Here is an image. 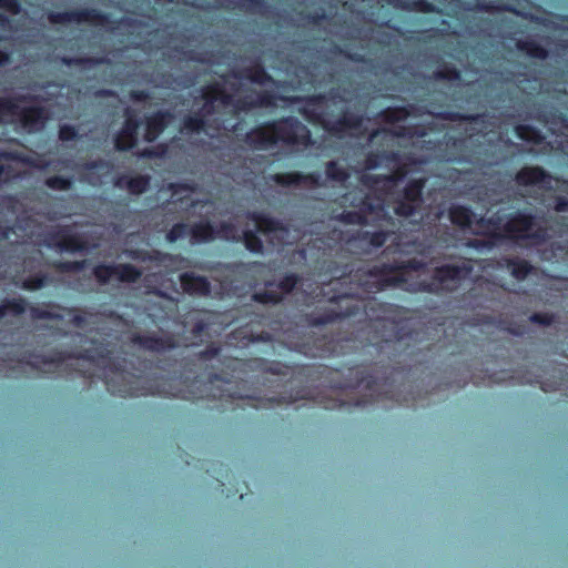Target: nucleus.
I'll list each match as a JSON object with an SVG mask.
<instances>
[{
    "label": "nucleus",
    "mask_w": 568,
    "mask_h": 568,
    "mask_svg": "<svg viewBox=\"0 0 568 568\" xmlns=\"http://www.w3.org/2000/svg\"><path fill=\"white\" fill-rule=\"evenodd\" d=\"M303 113L310 121L321 123L326 131L339 136L353 135L362 122L357 115L346 113L344 99L335 95L310 99L303 108Z\"/></svg>",
    "instance_id": "7ed1b4c3"
},
{
    "label": "nucleus",
    "mask_w": 568,
    "mask_h": 568,
    "mask_svg": "<svg viewBox=\"0 0 568 568\" xmlns=\"http://www.w3.org/2000/svg\"><path fill=\"white\" fill-rule=\"evenodd\" d=\"M222 2L226 4L244 6L243 0H222Z\"/></svg>",
    "instance_id": "3c124183"
},
{
    "label": "nucleus",
    "mask_w": 568,
    "mask_h": 568,
    "mask_svg": "<svg viewBox=\"0 0 568 568\" xmlns=\"http://www.w3.org/2000/svg\"><path fill=\"white\" fill-rule=\"evenodd\" d=\"M24 311L22 303L9 302L0 306V317H4L8 314L18 315Z\"/></svg>",
    "instance_id": "72a5a7b5"
},
{
    "label": "nucleus",
    "mask_w": 568,
    "mask_h": 568,
    "mask_svg": "<svg viewBox=\"0 0 568 568\" xmlns=\"http://www.w3.org/2000/svg\"><path fill=\"white\" fill-rule=\"evenodd\" d=\"M213 125L219 128L220 125H222L224 129H227V126L225 125L224 122H220L217 119H214L213 120Z\"/></svg>",
    "instance_id": "4d7b16f0"
},
{
    "label": "nucleus",
    "mask_w": 568,
    "mask_h": 568,
    "mask_svg": "<svg viewBox=\"0 0 568 568\" xmlns=\"http://www.w3.org/2000/svg\"><path fill=\"white\" fill-rule=\"evenodd\" d=\"M555 210L557 212H568V200L558 197L555 203Z\"/></svg>",
    "instance_id": "a18cd8bd"
},
{
    "label": "nucleus",
    "mask_w": 568,
    "mask_h": 568,
    "mask_svg": "<svg viewBox=\"0 0 568 568\" xmlns=\"http://www.w3.org/2000/svg\"><path fill=\"white\" fill-rule=\"evenodd\" d=\"M172 120L173 116L169 112H158L153 116L148 118L144 140L146 142L154 141Z\"/></svg>",
    "instance_id": "5701e85b"
},
{
    "label": "nucleus",
    "mask_w": 568,
    "mask_h": 568,
    "mask_svg": "<svg viewBox=\"0 0 568 568\" xmlns=\"http://www.w3.org/2000/svg\"><path fill=\"white\" fill-rule=\"evenodd\" d=\"M44 285L43 277L29 278L23 282V287L27 290H38Z\"/></svg>",
    "instance_id": "37998d69"
},
{
    "label": "nucleus",
    "mask_w": 568,
    "mask_h": 568,
    "mask_svg": "<svg viewBox=\"0 0 568 568\" xmlns=\"http://www.w3.org/2000/svg\"><path fill=\"white\" fill-rule=\"evenodd\" d=\"M425 113L422 108L409 105L408 108H388L382 113V116L388 123H397L408 116H420Z\"/></svg>",
    "instance_id": "b1692460"
},
{
    "label": "nucleus",
    "mask_w": 568,
    "mask_h": 568,
    "mask_svg": "<svg viewBox=\"0 0 568 568\" xmlns=\"http://www.w3.org/2000/svg\"><path fill=\"white\" fill-rule=\"evenodd\" d=\"M434 118L438 119V120H443V121H460V120H476L478 116H466V115H462L459 113H454V112H440V113H436V114H433L430 113Z\"/></svg>",
    "instance_id": "f704fd0d"
},
{
    "label": "nucleus",
    "mask_w": 568,
    "mask_h": 568,
    "mask_svg": "<svg viewBox=\"0 0 568 568\" xmlns=\"http://www.w3.org/2000/svg\"><path fill=\"white\" fill-rule=\"evenodd\" d=\"M384 161V156L377 155V154H369L367 155L363 170H373L378 166H381L382 162Z\"/></svg>",
    "instance_id": "58836bf2"
},
{
    "label": "nucleus",
    "mask_w": 568,
    "mask_h": 568,
    "mask_svg": "<svg viewBox=\"0 0 568 568\" xmlns=\"http://www.w3.org/2000/svg\"><path fill=\"white\" fill-rule=\"evenodd\" d=\"M436 74H437L438 78H444V79H447V80H456V79H458V72L456 70H450V71H447V72L439 71Z\"/></svg>",
    "instance_id": "49530a36"
},
{
    "label": "nucleus",
    "mask_w": 568,
    "mask_h": 568,
    "mask_svg": "<svg viewBox=\"0 0 568 568\" xmlns=\"http://www.w3.org/2000/svg\"><path fill=\"white\" fill-rule=\"evenodd\" d=\"M356 277H358V285L364 288L365 293H372L374 291L382 290L386 286L394 284L393 282L404 281L403 278H398V276H386L379 270L367 271L356 275Z\"/></svg>",
    "instance_id": "dca6fc26"
},
{
    "label": "nucleus",
    "mask_w": 568,
    "mask_h": 568,
    "mask_svg": "<svg viewBox=\"0 0 568 568\" xmlns=\"http://www.w3.org/2000/svg\"><path fill=\"white\" fill-rule=\"evenodd\" d=\"M32 314H33V317H36V318H54L55 317V315H53L52 313L47 312V311H41L38 308L32 310Z\"/></svg>",
    "instance_id": "de8ad7c7"
},
{
    "label": "nucleus",
    "mask_w": 568,
    "mask_h": 568,
    "mask_svg": "<svg viewBox=\"0 0 568 568\" xmlns=\"http://www.w3.org/2000/svg\"><path fill=\"white\" fill-rule=\"evenodd\" d=\"M192 232V229H191ZM190 233V229L184 223H176L173 227L168 232L166 240L169 242H175L180 239H184Z\"/></svg>",
    "instance_id": "473e14b6"
},
{
    "label": "nucleus",
    "mask_w": 568,
    "mask_h": 568,
    "mask_svg": "<svg viewBox=\"0 0 568 568\" xmlns=\"http://www.w3.org/2000/svg\"><path fill=\"white\" fill-rule=\"evenodd\" d=\"M168 190L171 191L170 202L172 203L182 202L192 193L191 187L185 184H169Z\"/></svg>",
    "instance_id": "7c9ffc66"
},
{
    "label": "nucleus",
    "mask_w": 568,
    "mask_h": 568,
    "mask_svg": "<svg viewBox=\"0 0 568 568\" xmlns=\"http://www.w3.org/2000/svg\"><path fill=\"white\" fill-rule=\"evenodd\" d=\"M0 116L19 123L27 132L40 131L49 118L40 100L19 97L0 104Z\"/></svg>",
    "instance_id": "39448f33"
},
{
    "label": "nucleus",
    "mask_w": 568,
    "mask_h": 568,
    "mask_svg": "<svg viewBox=\"0 0 568 568\" xmlns=\"http://www.w3.org/2000/svg\"><path fill=\"white\" fill-rule=\"evenodd\" d=\"M516 181L525 186L550 187L551 184L550 175L538 166L521 169L516 175Z\"/></svg>",
    "instance_id": "6ab92c4d"
},
{
    "label": "nucleus",
    "mask_w": 568,
    "mask_h": 568,
    "mask_svg": "<svg viewBox=\"0 0 568 568\" xmlns=\"http://www.w3.org/2000/svg\"><path fill=\"white\" fill-rule=\"evenodd\" d=\"M72 322L77 325V326H80L81 323L83 322V318L81 316H74Z\"/></svg>",
    "instance_id": "6e6d98bb"
},
{
    "label": "nucleus",
    "mask_w": 568,
    "mask_h": 568,
    "mask_svg": "<svg viewBox=\"0 0 568 568\" xmlns=\"http://www.w3.org/2000/svg\"><path fill=\"white\" fill-rule=\"evenodd\" d=\"M555 50L557 53L568 52V29L562 30V37L557 39Z\"/></svg>",
    "instance_id": "ea45409f"
},
{
    "label": "nucleus",
    "mask_w": 568,
    "mask_h": 568,
    "mask_svg": "<svg viewBox=\"0 0 568 568\" xmlns=\"http://www.w3.org/2000/svg\"><path fill=\"white\" fill-rule=\"evenodd\" d=\"M386 236H387V234L384 232L374 233L371 236V244L374 247H379L385 243Z\"/></svg>",
    "instance_id": "c03bdc74"
},
{
    "label": "nucleus",
    "mask_w": 568,
    "mask_h": 568,
    "mask_svg": "<svg viewBox=\"0 0 568 568\" xmlns=\"http://www.w3.org/2000/svg\"><path fill=\"white\" fill-rule=\"evenodd\" d=\"M133 98H135V99H139V100H140V99H143V98H144V95H143V93H140V94H133Z\"/></svg>",
    "instance_id": "680f3d73"
},
{
    "label": "nucleus",
    "mask_w": 568,
    "mask_h": 568,
    "mask_svg": "<svg viewBox=\"0 0 568 568\" xmlns=\"http://www.w3.org/2000/svg\"><path fill=\"white\" fill-rule=\"evenodd\" d=\"M85 261L80 262H63L57 264V268L61 272H79L84 268Z\"/></svg>",
    "instance_id": "e433bc0d"
},
{
    "label": "nucleus",
    "mask_w": 568,
    "mask_h": 568,
    "mask_svg": "<svg viewBox=\"0 0 568 568\" xmlns=\"http://www.w3.org/2000/svg\"><path fill=\"white\" fill-rule=\"evenodd\" d=\"M126 256L141 261V262H155L156 265H163L165 267H174L179 262V258L169 254H163L159 251L144 252L138 250H131L125 252Z\"/></svg>",
    "instance_id": "aec40b11"
},
{
    "label": "nucleus",
    "mask_w": 568,
    "mask_h": 568,
    "mask_svg": "<svg viewBox=\"0 0 568 568\" xmlns=\"http://www.w3.org/2000/svg\"><path fill=\"white\" fill-rule=\"evenodd\" d=\"M45 185L54 191H67L72 185V180L62 176H51L45 180Z\"/></svg>",
    "instance_id": "2f4dec72"
},
{
    "label": "nucleus",
    "mask_w": 568,
    "mask_h": 568,
    "mask_svg": "<svg viewBox=\"0 0 568 568\" xmlns=\"http://www.w3.org/2000/svg\"><path fill=\"white\" fill-rule=\"evenodd\" d=\"M109 60L106 58H101V59H92V58H87V59H63V62L67 63V64H72V63H82V64H85L88 67H92V65H97V64H100V63H104V62H108Z\"/></svg>",
    "instance_id": "4c0bfd02"
},
{
    "label": "nucleus",
    "mask_w": 568,
    "mask_h": 568,
    "mask_svg": "<svg viewBox=\"0 0 568 568\" xmlns=\"http://www.w3.org/2000/svg\"><path fill=\"white\" fill-rule=\"evenodd\" d=\"M125 123L114 140L118 150H129L134 146L136 142L139 122L130 109L125 110Z\"/></svg>",
    "instance_id": "f3484780"
},
{
    "label": "nucleus",
    "mask_w": 568,
    "mask_h": 568,
    "mask_svg": "<svg viewBox=\"0 0 568 568\" xmlns=\"http://www.w3.org/2000/svg\"><path fill=\"white\" fill-rule=\"evenodd\" d=\"M516 47L519 51L531 58L544 60L548 57V51L531 38L518 40Z\"/></svg>",
    "instance_id": "393cba45"
},
{
    "label": "nucleus",
    "mask_w": 568,
    "mask_h": 568,
    "mask_svg": "<svg viewBox=\"0 0 568 568\" xmlns=\"http://www.w3.org/2000/svg\"><path fill=\"white\" fill-rule=\"evenodd\" d=\"M450 220L453 223L468 227L476 233H495L498 227L493 225V219L478 217L475 213L464 206L453 207L450 210Z\"/></svg>",
    "instance_id": "9b49d317"
},
{
    "label": "nucleus",
    "mask_w": 568,
    "mask_h": 568,
    "mask_svg": "<svg viewBox=\"0 0 568 568\" xmlns=\"http://www.w3.org/2000/svg\"><path fill=\"white\" fill-rule=\"evenodd\" d=\"M114 185L121 190L128 191L130 194L140 195L144 193L150 185V176L148 175H121L114 181Z\"/></svg>",
    "instance_id": "4be33fe9"
},
{
    "label": "nucleus",
    "mask_w": 568,
    "mask_h": 568,
    "mask_svg": "<svg viewBox=\"0 0 568 568\" xmlns=\"http://www.w3.org/2000/svg\"><path fill=\"white\" fill-rule=\"evenodd\" d=\"M510 274L517 280H524L532 270L528 262L524 260H514L507 263Z\"/></svg>",
    "instance_id": "c85d7f7f"
},
{
    "label": "nucleus",
    "mask_w": 568,
    "mask_h": 568,
    "mask_svg": "<svg viewBox=\"0 0 568 568\" xmlns=\"http://www.w3.org/2000/svg\"><path fill=\"white\" fill-rule=\"evenodd\" d=\"M48 19L52 24L89 22L102 26L105 23V18L103 16L99 14L95 10L88 9L61 13L51 12L49 13Z\"/></svg>",
    "instance_id": "4468645a"
},
{
    "label": "nucleus",
    "mask_w": 568,
    "mask_h": 568,
    "mask_svg": "<svg viewBox=\"0 0 568 568\" xmlns=\"http://www.w3.org/2000/svg\"><path fill=\"white\" fill-rule=\"evenodd\" d=\"M326 175L333 181L344 182L347 180L349 174L344 166L339 165L338 162L331 161L326 164Z\"/></svg>",
    "instance_id": "c756f323"
},
{
    "label": "nucleus",
    "mask_w": 568,
    "mask_h": 568,
    "mask_svg": "<svg viewBox=\"0 0 568 568\" xmlns=\"http://www.w3.org/2000/svg\"><path fill=\"white\" fill-rule=\"evenodd\" d=\"M17 161H22V159L13 153L0 151V183L18 175V172L13 169L12 164V162Z\"/></svg>",
    "instance_id": "a878e982"
},
{
    "label": "nucleus",
    "mask_w": 568,
    "mask_h": 568,
    "mask_svg": "<svg viewBox=\"0 0 568 568\" xmlns=\"http://www.w3.org/2000/svg\"><path fill=\"white\" fill-rule=\"evenodd\" d=\"M422 187L419 182L410 183L404 192L403 199L394 205V212L400 216H410L422 202Z\"/></svg>",
    "instance_id": "2eb2a0df"
},
{
    "label": "nucleus",
    "mask_w": 568,
    "mask_h": 568,
    "mask_svg": "<svg viewBox=\"0 0 568 568\" xmlns=\"http://www.w3.org/2000/svg\"><path fill=\"white\" fill-rule=\"evenodd\" d=\"M243 241L251 252L261 253L263 242L273 246L291 243L290 231L282 223L266 216L253 215L243 230Z\"/></svg>",
    "instance_id": "20e7f679"
},
{
    "label": "nucleus",
    "mask_w": 568,
    "mask_h": 568,
    "mask_svg": "<svg viewBox=\"0 0 568 568\" xmlns=\"http://www.w3.org/2000/svg\"><path fill=\"white\" fill-rule=\"evenodd\" d=\"M271 179L278 185L282 186H302L313 187L318 184L320 175L317 174H301L297 172L292 173H277L271 176Z\"/></svg>",
    "instance_id": "a211bd4d"
},
{
    "label": "nucleus",
    "mask_w": 568,
    "mask_h": 568,
    "mask_svg": "<svg viewBox=\"0 0 568 568\" xmlns=\"http://www.w3.org/2000/svg\"><path fill=\"white\" fill-rule=\"evenodd\" d=\"M94 277L101 284L112 280L121 283H135L142 275V271L131 264L98 265L93 270Z\"/></svg>",
    "instance_id": "9d476101"
},
{
    "label": "nucleus",
    "mask_w": 568,
    "mask_h": 568,
    "mask_svg": "<svg viewBox=\"0 0 568 568\" xmlns=\"http://www.w3.org/2000/svg\"><path fill=\"white\" fill-rule=\"evenodd\" d=\"M362 181L365 185H368L369 187L374 190H379L378 184L382 183V189H389L394 185L395 179L392 175H378L373 176L371 174H364L362 176Z\"/></svg>",
    "instance_id": "bb28decb"
},
{
    "label": "nucleus",
    "mask_w": 568,
    "mask_h": 568,
    "mask_svg": "<svg viewBox=\"0 0 568 568\" xmlns=\"http://www.w3.org/2000/svg\"><path fill=\"white\" fill-rule=\"evenodd\" d=\"M499 224L500 220L498 223L493 222V225L499 227L496 231L501 230ZM503 229L514 239L541 241L546 236V231L540 223L532 216L524 214H519L507 221L503 225Z\"/></svg>",
    "instance_id": "6e6552de"
},
{
    "label": "nucleus",
    "mask_w": 568,
    "mask_h": 568,
    "mask_svg": "<svg viewBox=\"0 0 568 568\" xmlns=\"http://www.w3.org/2000/svg\"><path fill=\"white\" fill-rule=\"evenodd\" d=\"M469 268L457 265H445L436 270L432 287L429 290H454L456 282L469 274Z\"/></svg>",
    "instance_id": "ddd939ff"
},
{
    "label": "nucleus",
    "mask_w": 568,
    "mask_h": 568,
    "mask_svg": "<svg viewBox=\"0 0 568 568\" xmlns=\"http://www.w3.org/2000/svg\"><path fill=\"white\" fill-rule=\"evenodd\" d=\"M377 134H379V131H375L374 133H372L369 135V140H373V138L376 136Z\"/></svg>",
    "instance_id": "e2e57ef3"
},
{
    "label": "nucleus",
    "mask_w": 568,
    "mask_h": 568,
    "mask_svg": "<svg viewBox=\"0 0 568 568\" xmlns=\"http://www.w3.org/2000/svg\"><path fill=\"white\" fill-rule=\"evenodd\" d=\"M11 26L9 20L0 14V40H6L10 38Z\"/></svg>",
    "instance_id": "a19ab883"
},
{
    "label": "nucleus",
    "mask_w": 568,
    "mask_h": 568,
    "mask_svg": "<svg viewBox=\"0 0 568 568\" xmlns=\"http://www.w3.org/2000/svg\"><path fill=\"white\" fill-rule=\"evenodd\" d=\"M530 320L535 323H540V324H544V325H548L550 324V318L546 315H540V314H534Z\"/></svg>",
    "instance_id": "09e8293b"
},
{
    "label": "nucleus",
    "mask_w": 568,
    "mask_h": 568,
    "mask_svg": "<svg viewBox=\"0 0 568 568\" xmlns=\"http://www.w3.org/2000/svg\"><path fill=\"white\" fill-rule=\"evenodd\" d=\"M59 138L62 141H73L78 138V132L73 125L63 124L60 126Z\"/></svg>",
    "instance_id": "c9c22d12"
},
{
    "label": "nucleus",
    "mask_w": 568,
    "mask_h": 568,
    "mask_svg": "<svg viewBox=\"0 0 568 568\" xmlns=\"http://www.w3.org/2000/svg\"><path fill=\"white\" fill-rule=\"evenodd\" d=\"M260 6H261V4H260V2H257V1H253V0H252V1H251V4H250V9H252V10H256V7H260Z\"/></svg>",
    "instance_id": "13d9d810"
},
{
    "label": "nucleus",
    "mask_w": 568,
    "mask_h": 568,
    "mask_svg": "<svg viewBox=\"0 0 568 568\" xmlns=\"http://www.w3.org/2000/svg\"><path fill=\"white\" fill-rule=\"evenodd\" d=\"M312 283L308 280L298 277L297 275H288L278 283L268 282L264 288L254 293V300L263 304H276L285 294L294 288L302 290L306 294H313Z\"/></svg>",
    "instance_id": "0eeeda50"
},
{
    "label": "nucleus",
    "mask_w": 568,
    "mask_h": 568,
    "mask_svg": "<svg viewBox=\"0 0 568 568\" xmlns=\"http://www.w3.org/2000/svg\"><path fill=\"white\" fill-rule=\"evenodd\" d=\"M224 239L237 241L243 239L239 227L233 222H221L213 226L206 222H200L192 227V239L199 242L211 241L213 239Z\"/></svg>",
    "instance_id": "1a4fd4ad"
},
{
    "label": "nucleus",
    "mask_w": 568,
    "mask_h": 568,
    "mask_svg": "<svg viewBox=\"0 0 568 568\" xmlns=\"http://www.w3.org/2000/svg\"><path fill=\"white\" fill-rule=\"evenodd\" d=\"M181 286L184 292L191 295L204 296L210 293L211 285L209 281L194 273H184L180 276Z\"/></svg>",
    "instance_id": "412c9836"
},
{
    "label": "nucleus",
    "mask_w": 568,
    "mask_h": 568,
    "mask_svg": "<svg viewBox=\"0 0 568 568\" xmlns=\"http://www.w3.org/2000/svg\"><path fill=\"white\" fill-rule=\"evenodd\" d=\"M333 320H334L333 315H327L326 317L318 320L316 323L325 324V323L332 322Z\"/></svg>",
    "instance_id": "864d4df0"
},
{
    "label": "nucleus",
    "mask_w": 568,
    "mask_h": 568,
    "mask_svg": "<svg viewBox=\"0 0 568 568\" xmlns=\"http://www.w3.org/2000/svg\"><path fill=\"white\" fill-rule=\"evenodd\" d=\"M393 135H397V136H399V135H405V132H404V130H403V129L395 130V131L393 132Z\"/></svg>",
    "instance_id": "052dcab7"
},
{
    "label": "nucleus",
    "mask_w": 568,
    "mask_h": 568,
    "mask_svg": "<svg viewBox=\"0 0 568 568\" xmlns=\"http://www.w3.org/2000/svg\"><path fill=\"white\" fill-rule=\"evenodd\" d=\"M132 342L145 349L149 351H162L165 348L164 342L160 338H156L154 336H140L134 335L132 336Z\"/></svg>",
    "instance_id": "cd10ccee"
},
{
    "label": "nucleus",
    "mask_w": 568,
    "mask_h": 568,
    "mask_svg": "<svg viewBox=\"0 0 568 568\" xmlns=\"http://www.w3.org/2000/svg\"><path fill=\"white\" fill-rule=\"evenodd\" d=\"M111 93H112L111 91H104V90H103V91H98V92L95 93V95H97V97H103V95L111 94Z\"/></svg>",
    "instance_id": "bf43d9fd"
},
{
    "label": "nucleus",
    "mask_w": 568,
    "mask_h": 568,
    "mask_svg": "<svg viewBox=\"0 0 568 568\" xmlns=\"http://www.w3.org/2000/svg\"><path fill=\"white\" fill-rule=\"evenodd\" d=\"M0 8L16 14L20 11V6L17 0H0Z\"/></svg>",
    "instance_id": "79ce46f5"
},
{
    "label": "nucleus",
    "mask_w": 568,
    "mask_h": 568,
    "mask_svg": "<svg viewBox=\"0 0 568 568\" xmlns=\"http://www.w3.org/2000/svg\"><path fill=\"white\" fill-rule=\"evenodd\" d=\"M270 77L263 70L250 71L244 79L235 75L225 79L223 84L203 91L199 98H195L193 115L184 121L183 132L194 133L204 130L209 123V116L217 112L221 108L232 109L233 111H245L255 106H267L271 101L267 97L252 92L247 84H265Z\"/></svg>",
    "instance_id": "f257e3e1"
},
{
    "label": "nucleus",
    "mask_w": 568,
    "mask_h": 568,
    "mask_svg": "<svg viewBox=\"0 0 568 568\" xmlns=\"http://www.w3.org/2000/svg\"><path fill=\"white\" fill-rule=\"evenodd\" d=\"M8 54L3 53L0 51V65L4 64L6 62H8Z\"/></svg>",
    "instance_id": "5fc2aeb1"
},
{
    "label": "nucleus",
    "mask_w": 568,
    "mask_h": 568,
    "mask_svg": "<svg viewBox=\"0 0 568 568\" xmlns=\"http://www.w3.org/2000/svg\"><path fill=\"white\" fill-rule=\"evenodd\" d=\"M422 267H423L422 263H419L417 261H409L407 266H406L405 273L408 274L410 271H418Z\"/></svg>",
    "instance_id": "8fccbe9b"
},
{
    "label": "nucleus",
    "mask_w": 568,
    "mask_h": 568,
    "mask_svg": "<svg viewBox=\"0 0 568 568\" xmlns=\"http://www.w3.org/2000/svg\"><path fill=\"white\" fill-rule=\"evenodd\" d=\"M51 245L59 253H88L98 246L97 243H90L84 235L71 233L69 230L63 231Z\"/></svg>",
    "instance_id": "f8f14e48"
},
{
    "label": "nucleus",
    "mask_w": 568,
    "mask_h": 568,
    "mask_svg": "<svg viewBox=\"0 0 568 568\" xmlns=\"http://www.w3.org/2000/svg\"><path fill=\"white\" fill-rule=\"evenodd\" d=\"M217 354V349L216 348H212V349H207L203 353V356L209 358V357H213Z\"/></svg>",
    "instance_id": "603ef678"
},
{
    "label": "nucleus",
    "mask_w": 568,
    "mask_h": 568,
    "mask_svg": "<svg viewBox=\"0 0 568 568\" xmlns=\"http://www.w3.org/2000/svg\"><path fill=\"white\" fill-rule=\"evenodd\" d=\"M384 203V200L379 196L366 194L358 199V203L354 204L353 211H344L334 219L344 224H367L386 215Z\"/></svg>",
    "instance_id": "423d86ee"
},
{
    "label": "nucleus",
    "mask_w": 568,
    "mask_h": 568,
    "mask_svg": "<svg viewBox=\"0 0 568 568\" xmlns=\"http://www.w3.org/2000/svg\"><path fill=\"white\" fill-rule=\"evenodd\" d=\"M142 155H151V152L145 151Z\"/></svg>",
    "instance_id": "0e129e2a"
},
{
    "label": "nucleus",
    "mask_w": 568,
    "mask_h": 568,
    "mask_svg": "<svg viewBox=\"0 0 568 568\" xmlns=\"http://www.w3.org/2000/svg\"><path fill=\"white\" fill-rule=\"evenodd\" d=\"M247 143L260 150L288 146L296 150L312 143L308 129L296 118H285L247 133Z\"/></svg>",
    "instance_id": "f03ea898"
}]
</instances>
